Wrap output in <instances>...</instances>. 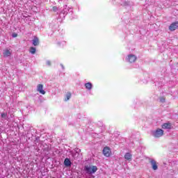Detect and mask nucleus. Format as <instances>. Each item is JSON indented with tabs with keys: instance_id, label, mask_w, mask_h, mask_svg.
Wrapping results in <instances>:
<instances>
[{
	"instance_id": "nucleus-18",
	"label": "nucleus",
	"mask_w": 178,
	"mask_h": 178,
	"mask_svg": "<svg viewBox=\"0 0 178 178\" xmlns=\"http://www.w3.org/2000/svg\"><path fill=\"white\" fill-rule=\"evenodd\" d=\"M160 101H161V102H163V103L165 102V97H161Z\"/></svg>"
},
{
	"instance_id": "nucleus-10",
	"label": "nucleus",
	"mask_w": 178,
	"mask_h": 178,
	"mask_svg": "<svg viewBox=\"0 0 178 178\" xmlns=\"http://www.w3.org/2000/svg\"><path fill=\"white\" fill-rule=\"evenodd\" d=\"M32 44L34 47H38L40 45V39L37 36H35L32 40Z\"/></svg>"
},
{
	"instance_id": "nucleus-2",
	"label": "nucleus",
	"mask_w": 178,
	"mask_h": 178,
	"mask_svg": "<svg viewBox=\"0 0 178 178\" xmlns=\"http://www.w3.org/2000/svg\"><path fill=\"white\" fill-rule=\"evenodd\" d=\"M103 155H104V156H106L107 158H109V156L112 155V151L111 150V147H105L103 149Z\"/></svg>"
},
{
	"instance_id": "nucleus-14",
	"label": "nucleus",
	"mask_w": 178,
	"mask_h": 178,
	"mask_svg": "<svg viewBox=\"0 0 178 178\" xmlns=\"http://www.w3.org/2000/svg\"><path fill=\"white\" fill-rule=\"evenodd\" d=\"M85 87L87 90H91L92 88V83L88 82L85 84Z\"/></svg>"
},
{
	"instance_id": "nucleus-16",
	"label": "nucleus",
	"mask_w": 178,
	"mask_h": 178,
	"mask_svg": "<svg viewBox=\"0 0 178 178\" xmlns=\"http://www.w3.org/2000/svg\"><path fill=\"white\" fill-rule=\"evenodd\" d=\"M6 116H8V114L6 113H1V118L3 119H6Z\"/></svg>"
},
{
	"instance_id": "nucleus-17",
	"label": "nucleus",
	"mask_w": 178,
	"mask_h": 178,
	"mask_svg": "<svg viewBox=\"0 0 178 178\" xmlns=\"http://www.w3.org/2000/svg\"><path fill=\"white\" fill-rule=\"evenodd\" d=\"M52 10L53 12H58V7L56 6H53Z\"/></svg>"
},
{
	"instance_id": "nucleus-4",
	"label": "nucleus",
	"mask_w": 178,
	"mask_h": 178,
	"mask_svg": "<svg viewBox=\"0 0 178 178\" xmlns=\"http://www.w3.org/2000/svg\"><path fill=\"white\" fill-rule=\"evenodd\" d=\"M127 60L129 63H134L137 60V56L134 54H129L128 55Z\"/></svg>"
},
{
	"instance_id": "nucleus-12",
	"label": "nucleus",
	"mask_w": 178,
	"mask_h": 178,
	"mask_svg": "<svg viewBox=\"0 0 178 178\" xmlns=\"http://www.w3.org/2000/svg\"><path fill=\"white\" fill-rule=\"evenodd\" d=\"M132 157H133V155H131V154L129 152L126 153L124 155V158L125 159H127V161H131Z\"/></svg>"
},
{
	"instance_id": "nucleus-15",
	"label": "nucleus",
	"mask_w": 178,
	"mask_h": 178,
	"mask_svg": "<svg viewBox=\"0 0 178 178\" xmlns=\"http://www.w3.org/2000/svg\"><path fill=\"white\" fill-rule=\"evenodd\" d=\"M72 97V93L70 92H67L65 101H69L70 98Z\"/></svg>"
},
{
	"instance_id": "nucleus-11",
	"label": "nucleus",
	"mask_w": 178,
	"mask_h": 178,
	"mask_svg": "<svg viewBox=\"0 0 178 178\" xmlns=\"http://www.w3.org/2000/svg\"><path fill=\"white\" fill-rule=\"evenodd\" d=\"M64 165L65 166L69 168V166H72V161H70V159H69L68 158H66L64 161Z\"/></svg>"
},
{
	"instance_id": "nucleus-3",
	"label": "nucleus",
	"mask_w": 178,
	"mask_h": 178,
	"mask_svg": "<svg viewBox=\"0 0 178 178\" xmlns=\"http://www.w3.org/2000/svg\"><path fill=\"white\" fill-rule=\"evenodd\" d=\"M162 136H163V131L161 129H157L154 134V136L156 138H159V137H162Z\"/></svg>"
},
{
	"instance_id": "nucleus-19",
	"label": "nucleus",
	"mask_w": 178,
	"mask_h": 178,
	"mask_svg": "<svg viewBox=\"0 0 178 178\" xmlns=\"http://www.w3.org/2000/svg\"><path fill=\"white\" fill-rule=\"evenodd\" d=\"M47 65L48 66H51V65H52V63H51V61L48 60V61H47Z\"/></svg>"
},
{
	"instance_id": "nucleus-7",
	"label": "nucleus",
	"mask_w": 178,
	"mask_h": 178,
	"mask_svg": "<svg viewBox=\"0 0 178 178\" xmlns=\"http://www.w3.org/2000/svg\"><path fill=\"white\" fill-rule=\"evenodd\" d=\"M12 55V51L10 49H6L3 51V58H8Z\"/></svg>"
},
{
	"instance_id": "nucleus-13",
	"label": "nucleus",
	"mask_w": 178,
	"mask_h": 178,
	"mask_svg": "<svg viewBox=\"0 0 178 178\" xmlns=\"http://www.w3.org/2000/svg\"><path fill=\"white\" fill-rule=\"evenodd\" d=\"M29 52L32 55H34V54H35V52H37V49L34 47H31L29 49Z\"/></svg>"
},
{
	"instance_id": "nucleus-1",
	"label": "nucleus",
	"mask_w": 178,
	"mask_h": 178,
	"mask_svg": "<svg viewBox=\"0 0 178 178\" xmlns=\"http://www.w3.org/2000/svg\"><path fill=\"white\" fill-rule=\"evenodd\" d=\"M84 169L86 171V173H88L89 175H92V173H95V172L98 170V168L96 165H85Z\"/></svg>"
},
{
	"instance_id": "nucleus-5",
	"label": "nucleus",
	"mask_w": 178,
	"mask_h": 178,
	"mask_svg": "<svg viewBox=\"0 0 178 178\" xmlns=\"http://www.w3.org/2000/svg\"><path fill=\"white\" fill-rule=\"evenodd\" d=\"M149 163H151L153 170H158V163H156V161L151 159H149Z\"/></svg>"
},
{
	"instance_id": "nucleus-6",
	"label": "nucleus",
	"mask_w": 178,
	"mask_h": 178,
	"mask_svg": "<svg viewBox=\"0 0 178 178\" xmlns=\"http://www.w3.org/2000/svg\"><path fill=\"white\" fill-rule=\"evenodd\" d=\"M177 29H178V22L172 23L169 26L170 31H175V30H177Z\"/></svg>"
},
{
	"instance_id": "nucleus-8",
	"label": "nucleus",
	"mask_w": 178,
	"mask_h": 178,
	"mask_svg": "<svg viewBox=\"0 0 178 178\" xmlns=\"http://www.w3.org/2000/svg\"><path fill=\"white\" fill-rule=\"evenodd\" d=\"M162 129L165 130H170L172 129V123L165 122L161 125Z\"/></svg>"
},
{
	"instance_id": "nucleus-20",
	"label": "nucleus",
	"mask_w": 178,
	"mask_h": 178,
	"mask_svg": "<svg viewBox=\"0 0 178 178\" xmlns=\"http://www.w3.org/2000/svg\"><path fill=\"white\" fill-rule=\"evenodd\" d=\"M13 38H16L17 37V33H13Z\"/></svg>"
},
{
	"instance_id": "nucleus-9",
	"label": "nucleus",
	"mask_w": 178,
	"mask_h": 178,
	"mask_svg": "<svg viewBox=\"0 0 178 178\" xmlns=\"http://www.w3.org/2000/svg\"><path fill=\"white\" fill-rule=\"evenodd\" d=\"M44 86L42 84H38L37 86V91L40 92V94H42V95H45V90H43Z\"/></svg>"
}]
</instances>
